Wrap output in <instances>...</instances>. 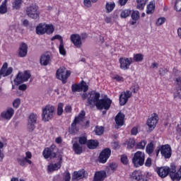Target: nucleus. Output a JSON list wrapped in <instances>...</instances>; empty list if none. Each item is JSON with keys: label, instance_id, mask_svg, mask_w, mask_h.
Masks as SVG:
<instances>
[{"label": "nucleus", "instance_id": "24", "mask_svg": "<svg viewBox=\"0 0 181 181\" xmlns=\"http://www.w3.org/2000/svg\"><path fill=\"white\" fill-rule=\"evenodd\" d=\"M124 119H125V115L119 112L115 118L116 125H117V127H122V125H124Z\"/></svg>", "mask_w": 181, "mask_h": 181}, {"label": "nucleus", "instance_id": "31", "mask_svg": "<svg viewBox=\"0 0 181 181\" xmlns=\"http://www.w3.org/2000/svg\"><path fill=\"white\" fill-rule=\"evenodd\" d=\"M131 177L135 180H141L142 179V173L139 170H136L132 173Z\"/></svg>", "mask_w": 181, "mask_h": 181}, {"label": "nucleus", "instance_id": "54", "mask_svg": "<svg viewBox=\"0 0 181 181\" xmlns=\"http://www.w3.org/2000/svg\"><path fill=\"white\" fill-rule=\"evenodd\" d=\"M70 179H71V177L70 175V173L66 171L64 173V181H70Z\"/></svg>", "mask_w": 181, "mask_h": 181}, {"label": "nucleus", "instance_id": "33", "mask_svg": "<svg viewBox=\"0 0 181 181\" xmlns=\"http://www.w3.org/2000/svg\"><path fill=\"white\" fill-rule=\"evenodd\" d=\"M146 5V0H136V8L139 11L144 10L145 6Z\"/></svg>", "mask_w": 181, "mask_h": 181}, {"label": "nucleus", "instance_id": "1", "mask_svg": "<svg viewBox=\"0 0 181 181\" xmlns=\"http://www.w3.org/2000/svg\"><path fill=\"white\" fill-rule=\"evenodd\" d=\"M112 100L110 98H104L100 100V93L92 90L88 95V104L90 107H96L98 110H105L106 111L110 110Z\"/></svg>", "mask_w": 181, "mask_h": 181}, {"label": "nucleus", "instance_id": "2", "mask_svg": "<svg viewBox=\"0 0 181 181\" xmlns=\"http://www.w3.org/2000/svg\"><path fill=\"white\" fill-rule=\"evenodd\" d=\"M56 114V107L52 105H47L42 110V120L44 122H49Z\"/></svg>", "mask_w": 181, "mask_h": 181}, {"label": "nucleus", "instance_id": "44", "mask_svg": "<svg viewBox=\"0 0 181 181\" xmlns=\"http://www.w3.org/2000/svg\"><path fill=\"white\" fill-rule=\"evenodd\" d=\"M59 50L60 54H62V56H66V49H64V42L59 44Z\"/></svg>", "mask_w": 181, "mask_h": 181}, {"label": "nucleus", "instance_id": "23", "mask_svg": "<svg viewBox=\"0 0 181 181\" xmlns=\"http://www.w3.org/2000/svg\"><path fill=\"white\" fill-rule=\"evenodd\" d=\"M26 54H28V45L22 42L18 48V56L19 57H26Z\"/></svg>", "mask_w": 181, "mask_h": 181}, {"label": "nucleus", "instance_id": "17", "mask_svg": "<svg viewBox=\"0 0 181 181\" xmlns=\"http://www.w3.org/2000/svg\"><path fill=\"white\" fill-rule=\"evenodd\" d=\"M111 156V149L105 148L100 154L99 162L100 163H105L108 158Z\"/></svg>", "mask_w": 181, "mask_h": 181}, {"label": "nucleus", "instance_id": "39", "mask_svg": "<svg viewBox=\"0 0 181 181\" xmlns=\"http://www.w3.org/2000/svg\"><path fill=\"white\" fill-rule=\"evenodd\" d=\"M134 62L141 63L144 60V54H134L133 56Z\"/></svg>", "mask_w": 181, "mask_h": 181}, {"label": "nucleus", "instance_id": "45", "mask_svg": "<svg viewBox=\"0 0 181 181\" xmlns=\"http://www.w3.org/2000/svg\"><path fill=\"white\" fill-rule=\"evenodd\" d=\"M165 22H166V18L164 17H160L158 18L157 21L156 22V26H162Z\"/></svg>", "mask_w": 181, "mask_h": 181}, {"label": "nucleus", "instance_id": "57", "mask_svg": "<svg viewBox=\"0 0 181 181\" xmlns=\"http://www.w3.org/2000/svg\"><path fill=\"white\" fill-rule=\"evenodd\" d=\"M79 144L82 145H84L86 144V142H87V139L84 136H82V137H80L79 138Z\"/></svg>", "mask_w": 181, "mask_h": 181}, {"label": "nucleus", "instance_id": "15", "mask_svg": "<svg viewBox=\"0 0 181 181\" xmlns=\"http://www.w3.org/2000/svg\"><path fill=\"white\" fill-rule=\"evenodd\" d=\"M71 90L74 93H76V91H78L80 93V91H87L88 90V86H87V83L86 82L82 81L78 84H74L71 86Z\"/></svg>", "mask_w": 181, "mask_h": 181}, {"label": "nucleus", "instance_id": "27", "mask_svg": "<svg viewBox=\"0 0 181 181\" xmlns=\"http://www.w3.org/2000/svg\"><path fill=\"white\" fill-rule=\"evenodd\" d=\"M86 171L84 170H80L78 171H75L73 175V179L75 180H80L84 177V173Z\"/></svg>", "mask_w": 181, "mask_h": 181}, {"label": "nucleus", "instance_id": "52", "mask_svg": "<svg viewBox=\"0 0 181 181\" xmlns=\"http://www.w3.org/2000/svg\"><path fill=\"white\" fill-rule=\"evenodd\" d=\"M132 19H134V21H138L139 19V11H133L132 13Z\"/></svg>", "mask_w": 181, "mask_h": 181}, {"label": "nucleus", "instance_id": "63", "mask_svg": "<svg viewBox=\"0 0 181 181\" xmlns=\"http://www.w3.org/2000/svg\"><path fill=\"white\" fill-rule=\"evenodd\" d=\"M27 160H29V159H32V153L30 151H27L25 153V157H24Z\"/></svg>", "mask_w": 181, "mask_h": 181}, {"label": "nucleus", "instance_id": "30", "mask_svg": "<svg viewBox=\"0 0 181 181\" xmlns=\"http://www.w3.org/2000/svg\"><path fill=\"white\" fill-rule=\"evenodd\" d=\"M155 12V1H150L146 7V13L151 15Z\"/></svg>", "mask_w": 181, "mask_h": 181}, {"label": "nucleus", "instance_id": "41", "mask_svg": "<svg viewBox=\"0 0 181 181\" xmlns=\"http://www.w3.org/2000/svg\"><path fill=\"white\" fill-rule=\"evenodd\" d=\"M174 9L176 12H181V0H176L174 5Z\"/></svg>", "mask_w": 181, "mask_h": 181}, {"label": "nucleus", "instance_id": "60", "mask_svg": "<svg viewBox=\"0 0 181 181\" xmlns=\"http://www.w3.org/2000/svg\"><path fill=\"white\" fill-rule=\"evenodd\" d=\"M166 73H168V70H166V69L165 68H160L159 69V74L160 76H164L165 74H166Z\"/></svg>", "mask_w": 181, "mask_h": 181}, {"label": "nucleus", "instance_id": "13", "mask_svg": "<svg viewBox=\"0 0 181 181\" xmlns=\"http://www.w3.org/2000/svg\"><path fill=\"white\" fill-rule=\"evenodd\" d=\"M158 121H159V118L156 114H153L147 120V125L150 131H153L155 127H156V124H158Z\"/></svg>", "mask_w": 181, "mask_h": 181}, {"label": "nucleus", "instance_id": "53", "mask_svg": "<svg viewBox=\"0 0 181 181\" xmlns=\"http://www.w3.org/2000/svg\"><path fill=\"white\" fill-rule=\"evenodd\" d=\"M21 105V99L16 98L13 101V107L14 108H19V106Z\"/></svg>", "mask_w": 181, "mask_h": 181}, {"label": "nucleus", "instance_id": "49", "mask_svg": "<svg viewBox=\"0 0 181 181\" xmlns=\"http://www.w3.org/2000/svg\"><path fill=\"white\" fill-rule=\"evenodd\" d=\"M63 107H64V105L62 103L58 104L57 107V115H62L63 114Z\"/></svg>", "mask_w": 181, "mask_h": 181}, {"label": "nucleus", "instance_id": "10", "mask_svg": "<svg viewBox=\"0 0 181 181\" xmlns=\"http://www.w3.org/2000/svg\"><path fill=\"white\" fill-rule=\"evenodd\" d=\"M119 67L122 70H128L131 64L134 63L132 57H121L119 59Z\"/></svg>", "mask_w": 181, "mask_h": 181}, {"label": "nucleus", "instance_id": "50", "mask_svg": "<svg viewBox=\"0 0 181 181\" xmlns=\"http://www.w3.org/2000/svg\"><path fill=\"white\" fill-rule=\"evenodd\" d=\"M145 146H146V141L143 140L137 144L138 149H145Z\"/></svg>", "mask_w": 181, "mask_h": 181}, {"label": "nucleus", "instance_id": "16", "mask_svg": "<svg viewBox=\"0 0 181 181\" xmlns=\"http://www.w3.org/2000/svg\"><path fill=\"white\" fill-rule=\"evenodd\" d=\"M160 153L165 159H169L172 156V148L168 144L160 147Z\"/></svg>", "mask_w": 181, "mask_h": 181}, {"label": "nucleus", "instance_id": "28", "mask_svg": "<svg viewBox=\"0 0 181 181\" xmlns=\"http://www.w3.org/2000/svg\"><path fill=\"white\" fill-rule=\"evenodd\" d=\"M73 148L75 153H76L77 155H80V153H82L83 152V146L78 142L74 143Z\"/></svg>", "mask_w": 181, "mask_h": 181}, {"label": "nucleus", "instance_id": "26", "mask_svg": "<svg viewBox=\"0 0 181 181\" xmlns=\"http://www.w3.org/2000/svg\"><path fill=\"white\" fill-rule=\"evenodd\" d=\"M50 63V55L43 54L40 57V64L41 66H47Z\"/></svg>", "mask_w": 181, "mask_h": 181}, {"label": "nucleus", "instance_id": "47", "mask_svg": "<svg viewBox=\"0 0 181 181\" xmlns=\"http://www.w3.org/2000/svg\"><path fill=\"white\" fill-rule=\"evenodd\" d=\"M129 15H131V11L129 10H123L120 13L121 18H128Z\"/></svg>", "mask_w": 181, "mask_h": 181}, {"label": "nucleus", "instance_id": "46", "mask_svg": "<svg viewBox=\"0 0 181 181\" xmlns=\"http://www.w3.org/2000/svg\"><path fill=\"white\" fill-rule=\"evenodd\" d=\"M35 125H36V123L28 122L27 123V129H28V131H29V132H33L35 130V128H36V127Z\"/></svg>", "mask_w": 181, "mask_h": 181}, {"label": "nucleus", "instance_id": "25", "mask_svg": "<svg viewBox=\"0 0 181 181\" xmlns=\"http://www.w3.org/2000/svg\"><path fill=\"white\" fill-rule=\"evenodd\" d=\"M37 35H45L46 33V23H40L36 27Z\"/></svg>", "mask_w": 181, "mask_h": 181}, {"label": "nucleus", "instance_id": "4", "mask_svg": "<svg viewBox=\"0 0 181 181\" xmlns=\"http://www.w3.org/2000/svg\"><path fill=\"white\" fill-rule=\"evenodd\" d=\"M86 117V112L81 111L78 117H75L74 122L71 124L69 128L70 134H77L78 132V128H77V124H82L84 122V117Z\"/></svg>", "mask_w": 181, "mask_h": 181}, {"label": "nucleus", "instance_id": "14", "mask_svg": "<svg viewBox=\"0 0 181 181\" xmlns=\"http://www.w3.org/2000/svg\"><path fill=\"white\" fill-rule=\"evenodd\" d=\"M70 40L74 45L78 49H80L83 46V41L81 36L78 34H71L70 36Z\"/></svg>", "mask_w": 181, "mask_h": 181}, {"label": "nucleus", "instance_id": "58", "mask_svg": "<svg viewBox=\"0 0 181 181\" xmlns=\"http://www.w3.org/2000/svg\"><path fill=\"white\" fill-rule=\"evenodd\" d=\"M83 5L86 6V8L91 7V0H83Z\"/></svg>", "mask_w": 181, "mask_h": 181}, {"label": "nucleus", "instance_id": "51", "mask_svg": "<svg viewBox=\"0 0 181 181\" xmlns=\"http://www.w3.org/2000/svg\"><path fill=\"white\" fill-rule=\"evenodd\" d=\"M59 40V45H61L62 43H64L63 37H62V35H56L51 38V40Z\"/></svg>", "mask_w": 181, "mask_h": 181}, {"label": "nucleus", "instance_id": "56", "mask_svg": "<svg viewBox=\"0 0 181 181\" xmlns=\"http://www.w3.org/2000/svg\"><path fill=\"white\" fill-rule=\"evenodd\" d=\"M152 165V159L151 158H148L145 162V166L146 168H151Z\"/></svg>", "mask_w": 181, "mask_h": 181}, {"label": "nucleus", "instance_id": "7", "mask_svg": "<svg viewBox=\"0 0 181 181\" xmlns=\"http://www.w3.org/2000/svg\"><path fill=\"white\" fill-rule=\"evenodd\" d=\"M56 149V146L52 145L49 148H45L42 152V156L45 159H53V158H57V155H60V153L54 151Z\"/></svg>", "mask_w": 181, "mask_h": 181}, {"label": "nucleus", "instance_id": "64", "mask_svg": "<svg viewBox=\"0 0 181 181\" xmlns=\"http://www.w3.org/2000/svg\"><path fill=\"white\" fill-rule=\"evenodd\" d=\"M114 80H116V81H124V78H122V76H119L118 75H115L113 77Z\"/></svg>", "mask_w": 181, "mask_h": 181}, {"label": "nucleus", "instance_id": "20", "mask_svg": "<svg viewBox=\"0 0 181 181\" xmlns=\"http://www.w3.org/2000/svg\"><path fill=\"white\" fill-rule=\"evenodd\" d=\"M172 172V168H169L168 166H163L157 168V173L160 177L164 178L166 177Z\"/></svg>", "mask_w": 181, "mask_h": 181}, {"label": "nucleus", "instance_id": "29", "mask_svg": "<svg viewBox=\"0 0 181 181\" xmlns=\"http://www.w3.org/2000/svg\"><path fill=\"white\" fill-rule=\"evenodd\" d=\"M17 162L21 166H25V165H26V163H29V165H32V160H27L25 157L18 158Z\"/></svg>", "mask_w": 181, "mask_h": 181}, {"label": "nucleus", "instance_id": "62", "mask_svg": "<svg viewBox=\"0 0 181 181\" xmlns=\"http://www.w3.org/2000/svg\"><path fill=\"white\" fill-rule=\"evenodd\" d=\"M28 88V86L26 84H21L18 86V90H21V91H25Z\"/></svg>", "mask_w": 181, "mask_h": 181}, {"label": "nucleus", "instance_id": "19", "mask_svg": "<svg viewBox=\"0 0 181 181\" xmlns=\"http://www.w3.org/2000/svg\"><path fill=\"white\" fill-rule=\"evenodd\" d=\"M132 95V92L129 90H127L125 92H122L119 95V104L120 105H125L128 102V99L131 98Z\"/></svg>", "mask_w": 181, "mask_h": 181}, {"label": "nucleus", "instance_id": "55", "mask_svg": "<svg viewBox=\"0 0 181 181\" xmlns=\"http://www.w3.org/2000/svg\"><path fill=\"white\" fill-rule=\"evenodd\" d=\"M132 91H133V93H138V90H139V85L135 83L134 85H133L131 88Z\"/></svg>", "mask_w": 181, "mask_h": 181}, {"label": "nucleus", "instance_id": "42", "mask_svg": "<svg viewBox=\"0 0 181 181\" xmlns=\"http://www.w3.org/2000/svg\"><path fill=\"white\" fill-rule=\"evenodd\" d=\"M22 6V0H15L13 2V9H19Z\"/></svg>", "mask_w": 181, "mask_h": 181}, {"label": "nucleus", "instance_id": "8", "mask_svg": "<svg viewBox=\"0 0 181 181\" xmlns=\"http://www.w3.org/2000/svg\"><path fill=\"white\" fill-rule=\"evenodd\" d=\"M30 78V73L28 71H25L24 72H18L16 78L14 79V83L18 86V84H21V83H25V81H28Z\"/></svg>", "mask_w": 181, "mask_h": 181}, {"label": "nucleus", "instance_id": "48", "mask_svg": "<svg viewBox=\"0 0 181 181\" xmlns=\"http://www.w3.org/2000/svg\"><path fill=\"white\" fill-rule=\"evenodd\" d=\"M95 132L96 135H103L104 134V128L103 127H96Z\"/></svg>", "mask_w": 181, "mask_h": 181}, {"label": "nucleus", "instance_id": "32", "mask_svg": "<svg viewBox=\"0 0 181 181\" xmlns=\"http://www.w3.org/2000/svg\"><path fill=\"white\" fill-rule=\"evenodd\" d=\"M87 146L89 149H95L98 146V141L97 140H89Z\"/></svg>", "mask_w": 181, "mask_h": 181}, {"label": "nucleus", "instance_id": "59", "mask_svg": "<svg viewBox=\"0 0 181 181\" xmlns=\"http://www.w3.org/2000/svg\"><path fill=\"white\" fill-rule=\"evenodd\" d=\"M121 161L124 163V165H127V163H128V157H127L125 155L122 156Z\"/></svg>", "mask_w": 181, "mask_h": 181}, {"label": "nucleus", "instance_id": "5", "mask_svg": "<svg viewBox=\"0 0 181 181\" xmlns=\"http://www.w3.org/2000/svg\"><path fill=\"white\" fill-rule=\"evenodd\" d=\"M132 163L135 168L143 166L144 163H145V153L142 151L136 152L132 158Z\"/></svg>", "mask_w": 181, "mask_h": 181}, {"label": "nucleus", "instance_id": "35", "mask_svg": "<svg viewBox=\"0 0 181 181\" xmlns=\"http://www.w3.org/2000/svg\"><path fill=\"white\" fill-rule=\"evenodd\" d=\"M153 151H155V147L153 146V142H151L146 146V151L148 155H152L153 153Z\"/></svg>", "mask_w": 181, "mask_h": 181}, {"label": "nucleus", "instance_id": "6", "mask_svg": "<svg viewBox=\"0 0 181 181\" xmlns=\"http://www.w3.org/2000/svg\"><path fill=\"white\" fill-rule=\"evenodd\" d=\"M39 8L36 4H31L26 8V14L29 18L32 19H39V15L40 13L38 11Z\"/></svg>", "mask_w": 181, "mask_h": 181}, {"label": "nucleus", "instance_id": "43", "mask_svg": "<svg viewBox=\"0 0 181 181\" xmlns=\"http://www.w3.org/2000/svg\"><path fill=\"white\" fill-rule=\"evenodd\" d=\"M117 168H118V165H117V163H112L109 165L107 169L108 170H110L111 173H113V172H115L117 170Z\"/></svg>", "mask_w": 181, "mask_h": 181}, {"label": "nucleus", "instance_id": "38", "mask_svg": "<svg viewBox=\"0 0 181 181\" xmlns=\"http://www.w3.org/2000/svg\"><path fill=\"white\" fill-rule=\"evenodd\" d=\"M36 121H37V115L31 113L28 117V122L36 124Z\"/></svg>", "mask_w": 181, "mask_h": 181}, {"label": "nucleus", "instance_id": "21", "mask_svg": "<svg viewBox=\"0 0 181 181\" xmlns=\"http://www.w3.org/2000/svg\"><path fill=\"white\" fill-rule=\"evenodd\" d=\"M178 88L174 92V99L177 101V100H181V77H178L176 79Z\"/></svg>", "mask_w": 181, "mask_h": 181}, {"label": "nucleus", "instance_id": "61", "mask_svg": "<svg viewBox=\"0 0 181 181\" xmlns=\"http://www.w3.org/2000/svg\"><path fill=\"white\" fill-rule=\"evenodd\" d=\"M71 105H67L65 106V108H64V112H66V113H70L71 112Z\"/></svg>", "mask_w": 181, "mask_h": 181}, {"label": "nucleus", "instance_id": "22", "mask_svg": "<svg viewBox=\"0 0 181 181\" xmlns=\"http://www.w3.org/2000/svg\"><path fill=\"white\" fill-rule=\"evenodd\" d=\"M107 177V173L105 170L98 171L95 173L93 181H104Z\"/></svg>", "mask_w": 181, "mask_h": 181}, {"label": "nucleus", "instance_id": "9", "mask_svg": "<svg viewBox=\"0 0 181 181\" xmlns=\"http://www.w3.org/2000/svg\"><path fill=\"white\" fill-rule=\"evenodd\" d=\"M71 73L70 71H67L66 68H59L57 69L56 76L58 80H61L64 83H66L67 78L70 77Z\"/></svg>", "mask_w": 181, "mask_h": 181}, {"label": "nucleus", "instance_id": "36", "mask_svg": "<svg viewBox=\"0 0 181 181\" xmlns=\"http://www.w3.org/2000/svg\"><path fill=\"white\" fill-rule=\"evenodd\" d=\"M114 8H115V3L114 2L106 3L105 9L107 13H110V12H112V11H114Z\"/></svg>", "mask_w": 181, "mask_h": 181}, {"label": "nucleus", "instance_id": "11", "mask_svg": "<svg viewBox=\"0 0 181 181\" xmlns=\"http://www.w3.org/2000/svg\"><path fill=\"white\" fill-rule=\"evenodd\" d=\"M12 71H13V68L11 66L8 67V63H4L0 69V80L2 77H8V76H11Z\"/></svg>", "mask_w": 181, "mask_h": 181}, {"label": "nucleus", "instance_id": "40", "mask_svg": "<svg viewBox=\"0 0 181 181\" xmlns=\"http://www.w3.org/2000/svg\"><path fill=\"white\" fill-rule=\"evenodd\" d=\"M6 12H8V7L6 6V0H5L0 6V13L4 14Z\"/></svg>", "mask_w": 181, "mask_h": 181}, {"label": "nucleus", "instance_id": "37", "mask_svg": "<svg viewBox=\"0 0 181 181\" xmlns=\"http://www.w3.org/2000/svg\"><path fill=\"white\" fill-rule=\"evenodd\" d=\"M124 145L127 146L128 149H132L135 146V140L134 139H129L126 141Z\"/></svg>", "mask_w": 181, "mask_h": 181}, {"label": "nucleus", "instance_id": "12", "mask_svg": "<svg viewBox=\"0 0 181 181\" xmlns=\"http://www.w3.org/2000/svg\"><path fill=\"white\" fill-rule=\"evenodd\" d=\"M170 176L173 181H179L181 179V165L180 166L177 172L176 173V166L175 165H171V171Z\"/></svg>", "mask_w": 181, "mask_h": 181}, {"label": "nucleus", "instance_id": "3", "mask_svg": "<svg viewBox=\"0 0 181 181\" xmlns=\"http://www.w3.org/2000/svg\"><path fill=\"white\" fill-rule=\"evenodd\" d=\"M62 163H63V154H59L55 158L54 163H51L47 165V172L52 173V172L59 170L62 168Z\"/></svg>", "mask_w": 181, "mask_h": 181}, {"label": "nucleus", "instance_id": "34", "mask_svg": "<svg viewBox=\"0 0 181 181\" xmlns=\"http://www.w3.org/2000/svg\"><path fill=\"white\" fill-rule=\"evenodd\" d=\"M45 33L47 35H52L54 32V25L52 24H45Z\"/></svg>", "mask_w": 181, "mask_h": 181}, {"label": "nucleus", "instance_id": "18", "mask_svg": "<svg viewBox=\"0 0 181 181\" xmlns=\"http://www.w3.org/2000/svg\"><path fill=\"white\" fill-rule=\"evenodd\" d=\"M13 114H15V110H13V108L12 107H8L6 110H5L1 113V117L4 119L9 121L13 117Z\"/></svg>", "mask_w": 181, "mask_h": 181}]
</instances>
